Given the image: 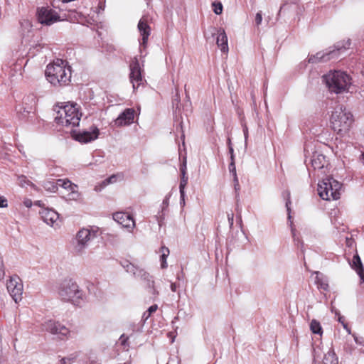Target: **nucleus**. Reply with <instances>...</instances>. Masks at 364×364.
Instances as JSON below:
<instances>
[{"instance_id":"obj_13","label":"nucleus","mask_w":364,"mask_h":364,"mask_svg":"<svg viewBox=\"0 0 364 364\" xmlns=\"http://www.w3.org/2000/svg\"><path fill=\"white\" fill-rule=\"evenodd\" d=\"M99 129L95 126H92L90 130L78 132L75 135V139L81 143H88L96 139L99 136Z\"/></svg>"},{"instance_id":"obj_15","label":"nucleus","mask_w":364,"mask_h":364,"mask_svg":"<svg viewBox=\"0 0 364 364\" xmlns=\"http://www.w3.org/2000/svg\"><path fill=\"white\" fill-rule=\"evenodd\" d=\"M134 109L132 108L126 109L115 119V125L117 127H122L131 124L134 122Z\"/></svg>"},{"instance_id":"obj_38","label":"nucleus","mask_w":364,"mask_h":364,"mask_svg":"<svg viewBox=\"0 0 364 364\" xmlns=\"http://www.w3.org/2000/svg\"><path fill=\"white\" fill-rule=\"evenodd\" d=\"M128 340H129V337L126 336L125 334L121 335V336L119 338V341H120L121 346H123L124 348L128 349V348L129 347V343Z\"/></svg>"},{"instance_id":"obj_7","label":"nucleus","mask_w":364,"mask_h":364,"mask_svg":"<svg viewBox=\"0 0 364 364\" xmlns=\"http://www.w3.org/2000/svg\"><path fill=\"white\" fill-rule=\"evenodd\" d=\"M98 230L82 228L76 234L73 242V250L77 255L85 252L90 241L97 237Z\"/></svg>"},{"instance_id":"obj_4","label":"nucleus","mask_w":364,"mask_h":364,"mask_svg":"<svg viewBox=\"0 0 364 364\" xmlns=\"http://www.w3.org/2000/svg\"><path fill=\"white\" fill-rule=\"evenodd\" d=\"M353 121V115L343 105L337 106L331 117L332 129L341 136L350 130Z\"/></svg>"},{"instance_id":"obj_21","label":"nucleus","mask_w":364,"mask_h":364,"mask_svg":"<svg viewBox=\"0 0 364 364\" xmlns=\"http://www.w3.org/2000/svg\"><path fill=\"white\" fill-rule=\"evenodd\" d=\"M216 43L223 53L228 52V36L224 29L220 28L218 31Z\"/></svg>"},{"instance_id":"obj_24","label":"nucleus","mask_w":364,"mask_h":364,"mask_svg":"<svg viewBox=\"0 0 364 364\" xmlns=\"http://www.w3.org/2000/svg\"><path fill=\"white\" fill-rule=\"evenodd\" d=\"M170 197H171V193H168L165 196V198L163 200V203H162V208H161V213H159V215H156V220L160 227L162 226L163 220H164V218H165L164 211L168 206Z\"/></svg>"},{"instance_id":"obj_22","label":"nucleus","mask_w":364,"mask_h":364,"mask_svg":"<svg viewBox=\"0 0 364 364\" xmlns=\"http://www.w3.org/2000/svg\"><path fill=\"white\" fill-rule=\"evenodd\" d=\"M351 267L354 269L358 274L360 280L364 282V267L361 262V259L358 254H355L350 263Z\"/></svg>"},{"instance_id":"obj_63","label":"nucleus","mask_w":364,"mask_h":364,"mask_svg":"<svg viewBox=\"0 0 364 364\" xmlns=\"http://www.w3.org/2000/svg\"><path fill=\"white\" fill-rule=\"evenodd\" d=\"M124 364H129V363H124Z\"/></svg>"},{"instance_id":"obj_40","label":"nucleus","mask_w":364,"mask_h":364,"mask_svg":"<svg viewBox=\"0 0 364 364\" xmlns=\"http://www.w3.org/2000/svg\"><path fill=\"white\" fill-rule=\"evenodd\" d=\"M75 358L76 356L65 357L61 358L60 363L61 364H71Z\"/></svg>"},{"instance_id":"obj_53","label":"nucleus","mask_w":364,"mask_h":364,"mask_svg":"<svg viewBox=\"0 0 364 364\" xmlns=\"http://www.w3.org/2000/svg\"><path fill=\"white\" fill-rule=\"evenodd\" d=\"M23 204L27 208H31L32 206V201L30 199H26L24 201H23Z\"/></svg>"},{"instance_id":"obj_59","label":"nucleus","mask_w":364,"mask_h":364,"mask_svg":"<svg viewBox=\"0 0 364 364\" xmlns=\"http://www.w3.org/2000/svg\"><path fill=\"white\" fill-rule=\"evenodd\" d=\"M360 160L361 161V162L363 164H364V152L361 154V155L360 156Z\"/></svg>"},{"instance_id":"obj_6","label":"nucleus","mask_w":364,"mask_h":364,"mask_svg":"<svg viewBox=\"0 0 364 364\" xmlns=\"http://www.w3.org/2000/svg\"><path fill=\"white\" fill-rule=\"evenodd\" d=\"M342 184L333 178L328 176L318 184V193L319 196L326 200L331 198L337 200L340 198V190Z\"/></svg>"},{"instance_id":"obj_29","label":"nucleus","mask_w":364,"mask_h":364,"mask_svg":"<svg viewBox=\"0 0 364 364\" xmlns=\"http://www.w3.org/2000/svg\"><path fill=\"white\" fill-rule=\"evenodd\" d=\"M18 183L21 187L31 186L33 189H36V185L30 181L27 177L23 175L18 176Z\"/></svg>"},{"instance_id":"obj_56","label":"nucleus","mask_w":364,"mask_h":364,"mask_svg":"<svg viewBox=\"0 0 364 364\" xmlns=\"http://www.w3.org/2000/svg\"><path fill=\"white\" fill-rule=\"evenodd\" d=\"M35 205L39 206V207H43L44 206V203L42 200H36L35 202Z\"/></svg>"},{"instance_id":"obj_55","label":"nucleus","mask_w":364,"mask_h":364,"mask_svg":"<svg viewBox=\"0 0 364 364\" xmlns=\"http://www.w3.org/2000/svg\"><path fill=\"white\" fill-rule=\"evenodd\" d=\"M105 2L104 3H102L101 1L99 2L98 8L100 10L103 11L105 9Z\"/></svg>"},{"instance_id":"obj_19","label":"nucleus","mask_w":364,"mask_h":364,"mask_svg":"<svg viewBox=\"0 0 364 364\" xmlns=\"http://www.w3.org/2000/svg\"><path fill=\"white\" fill-rule=\"evenodd\" d=\"M73 109V105H65L62 106L56 105L53 110L56 113V116L55 117V122L63 126L64 117L66 115V112H70V110Z\"/></svg>"},{"instance_id":"obj_52","label":"nucleus","mask_w":364,"mask_h":364,"mask_svg":"<svg viewBox=\"0 0 364 364\" xmlns=\"http://www.w3.org/2000/svg\"><path fill=\"white\" fill-rule=\"evenodd\" d=\"M180 204L181 206H183L185 205V191H183V194L182 195L180 193Z\"/></svg>"},{"instance_id":"obj_18","label":"nucleus","mask_w":364,"mask_h":364,"mask_svg":"<svg viewBox=\"0 0 364 364\" xmlns=\"http://www.w3.org/2000/svg\"><path fill=\"white\" fill-rule=\"evenodd\" d=\"M66 115L64 117L63 126L68 127L72 125L73 127L77 126L79 124L80 118L78 116L77 109L75 105H73V109L70 112H66Z\"/></svg>"},{"instance_id":"obj_41","label":"nucleus","mask_w":364,"mask_h":364,"mask_svg":"<svg viewBox=\"0 0 364 364\" xmlns=\"http://www.w3.org/2000/svg\"><path fill=\"white\" fill-rule=\"evenodd\" d=\"M291 7V5H289L287 2H284L281 6L279 10V12L277 14V18L280 16L282 12H284L285 11H288L289 8Z\"/></svg>"},{"instance_id":"obj_30","label":"nucleus","mask_w":364,"mask_h":364,"mask_svg":"<svg viewBox=\"0 0 364 364\" xmlns=\"http://www.w3.org/2000/svg\"><path fill=\"white\" fill-rule=\"evenodd\" d=\"M316 283L317 284V287L320 290L328 291V284L326 279L323 277H316Z\"/></svg>"},{"instance_id":"obj_39","label":"nucleus","mask_w":364,"mask_h":364,"mask_svg":"<svg viewBox=\"0 0 364 364\" xmlns=\"http://www.w3.org/2000/svg\"><path fill=\"white\" fill-rule=\"evenodd\" d=\"M287 199H286V208H287V213H288V219L290 220L291 216V208H290V205H291V200H290V193L289 192H287Z\"/></svg>"},{"instance_id":"obj_62","label":"nucleus","mask_w":364,"mask_h":364,"mask_svg":"<svg viewBox=\"0 0 364 364\" xmlns=\"http://www.w3.org/2000/svg\"><path fill=\"white\" fill-rule=\"evenodd\" d=\"M179 127L182 128L181 123L179 124Z\"/></svg>"},{"instance_id":"obj_17","label":"nucleus","mask_w":364,"mask_h":364,"mask_svg":"<svg viewBox=\"0 0 364 364\" xmlns=\"http://www.w3.org/2000/svg\"><path fill=\"white\" fill-rule=\"evenodd\" d=\"M113 219L124 228H130L134 226L133 218L126 213H116L113 215Z\"/></svg>"},{"instance_id":"obj_27","label":"nucleus","mask_w":364,"mask_h":364,"mask_svg":"<svg viewBox=\"0 0 364 364\" xmlns=\"http://www.w3.org/2000/svg\"><path fill=\"white\" fill-rule=\"evenodd\" d=\"M43 187L46 191L50 193H55L58 189L57 181L55 182L50 181H45L43 183Z\"/></svg>"},{"instance_id":"obj_9","label":"nucleus","mask_w":364,"mask_h":364,"mask_svg":"<svg viewBox=\"0 0 364 364\" xmlns=\"http://www.w3.org/2000/svg\"><path fill=\"white\" fill-rule=\"evenodd\" d=\"M44 326L46 331L54 335H58L60 339H63L64 338H68L70 334V331L58 321L49 320L46 322Z\"/></svg>"},{"instance_id":"obj_14","label":"nucleus","mask_w":364,"mask_h":364,"mask_svg":"<svg viewBox=\"0 0 364 364\" xmlns=\"http://www.w3.org/2000/svg\"><path fill=\"white\" fill-rule=\"evenodd\" d=\"M135 278L140 279L144 281L146 284V287L148 289L149 293L153 295L154 297L159 294L158 291L154 288V282L152 279V277L150 276V274L144 269H140Z\"/></svg>"},{"instance_id":"obj_10","label":"nucleus","mask_w":364,"mask_h":364,"mask_svg":"<svg viewBox=\"0 0 364 364\" xmlns=\"http://www.w3.org/2000/svg\"><path fill=\"white\" fill-rule=\"evenodd\" d=\"M130 68V81L132 83L133 88L136 89L143 82V77L141 75V70L139 66V63L136 57H135L129 65Z\"/></svg>"},{"instance_id":"obj_8","label":"nucleus","mask_w":364,"mask_h":364,"mask_svg":"<svg viewBox=\"0 0 364 364\" xmlns=\"http://www.w3.org/2000/svg\"><path fill=\"white\" fill-rule=\"evenodd\" d=\"M38 21L41 24L50 26L60 21L59 15L53 9L47 7H41L37 11Z\"/></svg>"},{"instance_id":"obj_49","label":"nucleus","mask_w":364,"mask_h":364,"mask_svg":"<svg viewBox=\"0 0 364 364\" xmlns=\"http://www.w3.org/2000/svg\"><path fill=\"white\" fill-rule=\"evenodd\" d=\"M228 222H229L230 226L232 227L233 225L234 214L232 213L228 214Z\"/></svg>"},{"instance_id":"obj_44","label":"nucleus","mask_w":364,"mask_h":364,"mask_svg":"<svg viewBox=\"0 0 364 364\" xmlns=\"http://www.w3.org/2000/svg\"><path fill=\"white\" fill-rule=\"evenodd\" d=\"M117 180V176L115 175H112L110 177H109L108 178H107L104 182L103 183L105 185H107V184H109V183H114Z\"/></svg>"},{"instance_id":"obj_46","label":"nucleus","mask_w":364,"mask_h":364,"mask_svg":"<svg viewBox=\"0 0 364 364\" xmlns=\"http://www.w3.org/2000/svg\"><path fill=\"white\" fill-rule=\"evenodd\" d=\"M180 171L181 174L186 173V159L180 166Z\"/></svg>"},{"instance_id":"obj_31","label":"nucleus","mask_w":364,"mask_h":364,"mask_svg":"<svg viewBox=\"0 0 364 364\" xmlns=\"http://www.w3.org/2000/svg\"><path fill=\"white\" fill-rule=\"evenodd\" d=\"M310 329L315 334L321 335L323 332L320 323L315 319L311 321Z\"/></svg>"},{"instance_id":"obj_3","label":"nucleus","mask_w":364,"mask_h":364,"mask_svg":"<svg viewBox=\"0 0 364 364\" xmlns=\"http://www.w3.org/2000/svg\"><path fill=\"white\" fill-rule=\"evenodd\" d=\"M350 39L338 41L325 50L319 51L315 55H309L308 62L309 63H318L337 60L350 48Z\"/></svg>"},{"instance_id":"obj_11","label":"nucleus","mask_w":364,"mask_h":364,"mask_svg":"<svg viewBox=\"0 0 364 364\" xmlns=\"http://www.w3.org/2000/svg\"><path fill=\"white\" fill-rule=\"evenodd\" d=\"M19 278L11 277L6 284L7 290L16 303L22 299L23 284L18 282Z\"/></svg>"},{"instance_id":"obj_2","label":"nucleus","mask_w":364,"mask_h":364,"mask_svg":"<svg viewBox=\"0 0 364 364\" xmlns=\"http://www.w3.org/2000/svg\"><path fill=\"white\" fill-rule=\"evenodd\" d=\"M58 294L62 301L70 302L77 306H82L86 299L83 291L72 279H65L59 284Z\"/></svg>"},{"instance_id":"obj_1","label":"nucleus","mask_w":364,"mask_h":364,"mask_svg":"<svg viewBox=\"0 0 364 364\" xmlns=\"http://www.w3.org/2000/svg\"><path fill=\"white\" fill-rule=\"evenodd\" d=\"M67 64L66 61L57 59L53 64L47 65L45 75L51 85L62 87L70 82L71 70Z\"/></svg>"},{"instance_id":"obj_23","label":"nucleus","mask_w":364,"mask_h":364,"mask_svg":"<svg viewBox=\"0 0 364 364\" xmlns=\"http://www.w3.org/2000/svg\"><path fill=\"white\" fill-rule=\"evenodd\" d=\"M311 162V166L314 169H321L327 164L326 156L323 154H318L317 152L313 154Z\"/></svg>"},{"instance_id":"obj_58","label":"nucleus","mask_w":364,"mask_h":364,"mask_svg":"<svg viewBox=\"0 0 364 364\" xmlns=\"http://www.w3.org/2000/svg\"><path fill=\"white\" fill-rule=\"evenodd\" d=\"M4 307V303L2 300V299L0 297V310L2 309Z\"/></svg>"},{"instance_id":"obj_42","label":"nucleus","mask_w":364,"mask_h":364,"mask_svg":"<svg viewBox=\"0 0 364 364\" xmlns=\"http://www.w3.org/2000/svg\"><path fill=\"white\" fill-rule=\"evenodd\" d=\"M228 168H229L230 173H232L233 177H235V176H237L236 166H235V161H230Z\"/></svg>"},{"instance_id":"obj_12","label":"nucleus","mask_w":364,"mask_h":364,"mask_svg":"<svg viewBox=\"0 0 364 364\" xmlns=\"http://www.w3.org/2000/svg\"><path fill=\"white\" fill-rule=\"evenodd\" d=\"M36 104V97L33 95L26 96L23 99V105L16 107V111L23 119L26 118L33 110V106Z\"/></svg>"},{"instance_id":"obj_51","label":"nucleus","mask_w":364,"mask_h":364,"mask_svg":"<svg viewBox=\"0 0 364 364\" xmlns=\"http://www.w3.org/2000/svg\"><path fill=\"white\" fill-rule=\"evenodd\" d=\"M229 154L230 155V161H235V154L233 147H230L229 149Z\"/></svg>"},{"instance_id":"obj_36","label":"nucleus","mask_w":364,"mask_h":364,"mask_svg":"<svg viewBox=\"0 0 364 364\" xmlns=\"http://www.w3.org/2000/svg\"><path fill=\"white\" fill-rule=\"evenodd\" d=\"M233 185H234V189L235 191V198L237 200H238L239 195H240L239 191L240 190V186L239 183V180H238L237 176H235V177H233Z\"/></svg>"},{"instance_id":"obj_35","label":"nucleus","mask_w":364,"mask_h":364,"mask_svg":"<svg viewBox=\"0 0 364 364\" xmlns=\"http://www.w3.org/2000/svg\"><path fill=\"white\" fill-rule=\"evenodd\" d=\"M295 232H296L295 229L291 228V234H292V237H293L294 242H295V244L297 245L298 247L299 246H301V251L302 253H304V250H303L304 243L302 241H301L299 240V237H296Z\"/></svg>"},{"instance_id":"obj_20","label":"nucleus","mask_w":364,"mask_h":364,"mask_svg":"<svg viewBox=\"0 0 364 364\" xmlns=\"http://www.w3.org/2000/svg\"><path fill=\"white\" fill-rule=\"evenodd\" d=\"M40 214L43 220L48 225H53L59 218V214L53 209L43 208Z\"/></svg>"},{"instance_id":"obj_26","label":"nucleus","mask_w":364,"mask_h":364,"mask_svg":"<svg viewBox=\"0 0 364 364\" xmlns=\"http://www.w3.org/2000/svg\"><path fill=\"white\" fill-rule=\"evenodd\" d=\"M323 363V364H338V358L336 353L333 350H329L324 354Z\"/></svg>"},{"instance_id":"obj_16","label":"nucleus","mask_w":364,"mask_h":364,"mask_svg":"<svg viewBox=\"0 0 364 364\" xmlns=\"http://www.w3.org/2000/svg\"><path fill=\"white\" fill-rule=\"evenodd\" d=\"M137 28L142 37L139 43L145 48L146 47L148 38L151 33V28L148 24L147 19L142 17L138 23Z\"/></svg>"},{"instance_id":"obj_54","label":"nucleus","mask_w":364,"mask_h":364,"mask_svg":"<svg viewBox=\"0 0 364 364\" xmlns=\"http://www.w3.org/2000/svg\"><path fill=\"white\" fill-rule=\"evenodd\" d=\"M178 287V285L176 283H171V289L172 291H173V292L176 291V289Z\"/></svg>"},{"instance_id":"obj_48","label":"nucleus","mask_w":364,"mask_h":364,"mask_svg":"<svg viewBox=\"0 0 364 364\" xmlns=\"http://www.w3.org/2000/svg\"><path fill=\"white\" fill-rule=\"evenodd\" d=\"M173 105L176 106V108L178 107V105L180 104V99L178 92L176 94L174 99L173 100Z\"/></svg>"},{"instance_id":"obj_5","label":"nucleus","mask_w":364,"mask_h":364,"mask_svg":"<svg viewBox=\"0 0 364 364\" xmlns=\"http://www.w3.org/2000/svg\"><path fill=\"white\" fill-rule=\"evenodd\" d=\"M323 80L329 90L336 94L346 91L350 85V77L343 71H330L323 75Z\"/></svg>"},{"instance_id":"obj_32","label":"nucleus","mask_w":364,"mask_h":364,"mask_svg":"<svg viewBox=\"0 0 364 364\" xmlns=\"http://www.w3.org/2000/svg\"><path fill=\"white\" fill-rule=\"evenodd\" d=\"M158 309V306L156 304H154L151 306L144 314L142 316V318L144 320H147L150 316L154 313Z\"/></svg>"},{"instance_id":"obj_47","label":"nucleus","mask_w":364,"mask_h":364,"mask_svg":"<svg viewBox=\"0 0 364 364\" xmlns=\"http://www.w3.org/2000/svg\"><path fill=\"white\" fill-rule=\"evenodd\" d=\"M8 205L7 200L4 197H0V208H6Z\"/></svg>"},{"instance_id":"obj_50","label":"nucleus","mask_w":364,"mask_h":364,"mask_svg":"<svg viewBox=\"0 0 364 364\" xmlns=\"http://www.w3.org/2000/svg\"><path fill=\"white\" fill-rule=\"evenodd\" d=\"M243 133L245 136V144H247V138H248V129L246 125L243 127Z\"/></svg>"},{"instance_id":"obj_25","label":"nucleus","mask_w":364,"mask_h":364,"mask_svg":"<svg viewBox=\"0 0 364 364\" xmlns=\"http://www.w3.org/2000/svg\"><path fill=\"white\" fill-rule=\"evenodd\" d=\"M120 264L126 270L127 272L132 274L134 277H136V274L140 269L139 267L134 266L128 260L121 261Z\"/></svg>"},{"instance_id":"obj_34","label":"nucleus","mask_w":364,"mask_h":364,"mask_svg":"<svg viewBox=\"0 0 364 364\" xmlns=\"http://www.w3.org/2000/svg\"><path fill=\"white\" fill-rule=\"evenodd\" d=\"M213 11L215 14L219 15L223 12V4L220 1H214L212 4Z\"/></svg>"},{"instance_id":"obj_28","label":"nucleus","mask_w":364,"mask_h":364,"mask_svg":"<svg viewBox=\"0 0 364 364\" xmlns=\"http://www.w3.org/2000/svg\"><path fill=\"white\" fill-rule=\"evenodd\" d=\"M161 267L162 269H165L167 267V262H166V258L169 255V250L168 247H165V246H162L161 247Z\"/></svg>"},{"instance_id":"obj_57","label":"nucleus","mask_w":364,"mask_h":364,"mask_svg":"<svg viewBox=\"0 0 364 364\" xmlns=\"http://www.w3.org/2000/svg\"><path fill=\"white\" fill-rule=\"evenodd\" d=\"M227 144H228V149L230 147H232V143H231V139L230 137H228V139H227Z\"/></svg>"},{"instance_id":"obj_61","label":"nucleus","mask_w":364,"mask_h":364,"mask_svg":"<svg viewBox=\"0 0 364 364\" xmlns=\"http://www.w3.org/2000/svg\"><path fill=\"white\" fill-rule=\"evenodd\" d=\"M251 95H252V97L253 98L254 97V95H253L252 92L251 93Z\"/></svg>"},{"instance_id":"obj_60","label":"nucleus","mask_w":364,"mask_h":364,"mask_svg":"<svg viewBox=\"0 0 364 364\" xmlns=\"http://www.w3.org/2000/svg\"><path fill=\"white\" fill-rule=\"evenodd\" d=\"M141 47H144V46L140 45V48H141ZM140 51H142L141 48H140Z\"/></svg>"},{"instance_id":"obj_43","label":"nucleus","mask_w":364,"mask_h":364,"mask_svg":"<svg viewBox=\"0 0 364 364\" xmlns=\"http://www.w3.org/2000/svg\"><path fill=\"white\" fill-rule=\"evenodd\" d=\"M262 21V11H259L256 14L255 16V24L257 26L261 24Z\"/></svg>"},{"instance_id":"obj_33","label":"nucleus","mask_w":364,"mask_h":364,"mask_svg":"<svg viewBox=\"0 0 364 364\" xmlns=\"http://www.w3.org/2000/svg\"><path fill=\"white\" fill-rule=\"evenodd\" d=\"M188 178L186 173L181 174V181L179 184V190L180 193H181L182 195L183 194V191L185 190V187L188 183Z\"/></svg>"},{"instance_id":"obj_37","label":"nucleus","mask_w":364,"mask_h":364,"mask_svg":"<svg viewBox=\"0 0 364 364\" xmlns=\"http://www.w3.org/2000/svg\"><path fill=\"white\" fill-rule=\"evenodd\" d=\"M57 183L58 186H61L65 189H68L72 186V183L69 180L58 179L57 180Z\"/></svg>"},{"instance_id":"obj_45","label":"nucleus","mask_w":364,"mask_h":364,"mask_svg":"<svg viewBox=\"0 0 364 364\" xmlns=\"http://www.w3.org/2000/svg\"><path fill=\"white\" fill-rule=\"evenodd\" d=\"M338 321L343 325V328L346 329L348 333H350V329L348 328L347 323L344 322L343 316L339 315Z\"/></svg>"}]
</instances>
